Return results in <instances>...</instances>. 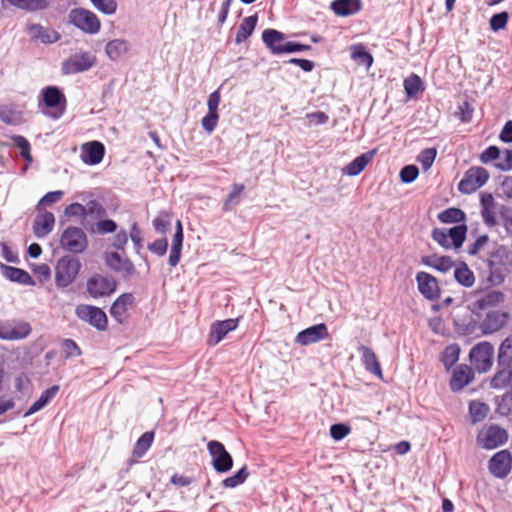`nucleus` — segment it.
I'll return each instance as SVG.
<instances>
[{"instance_id": "nucleus-11", "label": "nucleus", "mask_w": 512, "mask_h": 512, "mask_svg": "<svg viewBox=\"0 0 512 512\" xmlns=\"http://www.w3.org/2000/svg\"><path fill=\"white\" fill-rule=\"evenodd\" d=\"M490 473L496 478H505L512 469V454L508 450L495 453L488 463Z\"/></svg>"}, {"instance_id": "nucleus-12", "label": "nucleus", "mask_w": 512, "mask_h": 512, "mask_svg": "<svg viewBox=\"0 0 512 512\" xmlns=\"http://www.w3.org/2000/svg\"><path fill=\"white\" fill-rule=\"evenodd\" d=\"M238 323V318H229L212 323L207 338V344L209 346H216L229 332L234 331L238 327Z\"/></svg>"}, {"instance_id": "nucleus-25", "label": "nucleus", "mask_w": 512, "mask_h": 512, "mask_svg": "<svg viewBox=\"0 0 512 512\" xmlns=\"http://www.w3.org/2000/svg\"><path fill=\"white\" fill-rule=\"evenodd\" d=\"M183 244V228L180 220H176V230L171 242V250L168 262L170 266L175 267L181 257V249Z\"/></svg>"}, {"instance_id": "nucleus-13", "label": "nucleus", "mask_w": 512, "mask_h": 512, "mask_svg": "<svg viewBox=\"0 0 512 512\" xmlns=\"http://www.w3.org/2000/svg\"><path fill=\"white\" fill-rule=\"evenodd\" d=\"M135 298L132 293H123L113 302L110 307L112 318L120 324L126 323L129 318V311L133 308Z\"/></svg>"}, {"instance_id": "nucleus-36", "label": "nucleus", "mask_w": 512, "mask_h": 512, "mask_svg": "<svg viewBox=\"0 0 512 512\" xmlns=\"http://www.w3.org/2000/svg\"><path fill=\"white\" fill-rule=\"evenodd\" d=\"M44 104L49 108H55L60 104L66 103V98L60 89L56 86H48L42 89Z\"/></svg>"}, {"instance_id": "nucleus-47", "label": "nucleus", "mask_w": 512, "mask_h": 512, "mask_svg": "<svg viewBox=\"0 0 512 512\" xmlns=\"http://www.w3.org/2000/svg\"><path fill=\"white\" fill-rule=\"evenodd\" d=\"M64 196V192L61 190L51 191L46 193L37 203L36 210L37 212L45 211L44 208L46 206H51L62 199Z\"/></svg>"}, {"instance_id": "nucleus-61", "label": "nucleus", "mask_w": 512, "mask_h": 512, "mask_svg": "<svg viewBox=\"0 0 512 512\" xmlns=\"http://www.w3.org/2000/svg\"><path fill=\"white\" fill-rule=\"evenodd\" d=\"M349 433H350V427L345 424H342V423L333 424L330 427V435L336 441L342 440Z\"/></svg>"}, {"instance_id": "nucleus-57", "label": "nucleus", "mask_w": 512, "mask_h": 512, "mask_svg": "<svg viewBox=\"0 0 512 512\" xmlns=\"http://www.w3.org/2000/svg\"><path fill=\"white\" fill-rule=\"evenodd\" d=\"M495 167L500 171L512 170V150L505 149L500 155L499 161L495 163Z\"/></svg>"}, {"instance_id": "nucleus-31", "label": "nucleus", "mask_w": 512, "mask_h": 512, "mask_svg": "<svg viewBox=\"0 0 512 512\" xmlns=\"http://www.w3.org/2000/svg\"><path fill=\"white\" fill-rule=\"evenodd\" d=\"M1 269L3 270L5 278L12 282L22 285H34V281L30 274L23 269L7 265H1Z\"/></svg>"}, {"instance_id": "nucleus-49", "label": "nucleus", "mask_w": 512, "mask_h": 512, "mask_svg": "<svg viewBox=\"0 0 512 512\" xmlns=\"http://www.w3.org/2000/svg\"><path fill=\"white\" fill-rule=\"evenodd\" d=\"M436 155L437 150L435 148H427L420 152V154L417 157V160L424 170H428L433 165Z\"/></svg>"}, {"instance_id": "nucleus-30", "label": "nucleus", "mask_w": 512, "mask_h": 512, "mask_svg": "<svg viewBox=\"0 0 512 512\" xmlns=\"http://www.w3.org/2000/svg\"><path fill=\"white\" fill-rule=\"evenodd\" d=\"M153 440V431H147L143 433L134 445V448L132 450V458L129 460V462L132 464L137 462L140 458H142L151 447Z\"/></svg>"}, {"instance_id": "nucleus-64", "label": "nucleus", "mask_w": 512, "mask_h": 512, "mask_svg": "<svg viewBox=\"0 0 512 512\" xmlns=\"http://www.w3.org/2000/svg\"><path fill=\"white\" fill-rule=\"evenodd\" d=\"M500 216L506 232L512 236V208L503 206L500 210Z\"/></svg>"}, {"instance_id": "nucleus-27", "label": "nucleus", "mask_w": 512, "mask_h": 512, "mask_svg": "<svg viewBox=\"0 0 512 512\" xmlns=\"http://www.w3.org/2000/svg\"><path fill=\"white\" fill-rule=\"evenodd\" d=\"M481 215L487 226L493 227L496 225L495 201L491 194H483L481 196Z\"/></svg>"}, {"instance_id": "nucleus-28", "label": "nucleus", "mask_w": 512, "mask_h": 512, "mask_svg": "<svg viewBox=\"0 0 512 512\" xmlns=\"http://www.w3.org/2000/svg\"><path fill=\"white\" fill-rule=\"evenodd\" d=\"M359 351L361 352L362 363L365 369L379 378H382L381 366L373 350L367 346L361 345Z\"/></svg>"}, {"instance_id": "nucleus-55", "label": "nucleus", "mask_w": 512, "mask_h": 512, "mask_svg": "<svg viewBox=\"0 0 512 512\" xmlns=\"http://www.w3.org/2000/svg\"><path fill=\"white\" fill-rule=\"evenodd\" d=\"M501 151L497 146H489L479 156L481 163L488 164L500 158Z\"/></svg>"}, {"instance_id": "nucleus-32", "label": "nucleus", "mask_w": 512, "mask_h": 512, "mask_svg": "<svg viewBox=\"0 0 512 512\" xmlns=\"http://www.w3.org/2000/svg\"><path fill=\"white\" fill-rule=\"evenodd\" d=\"M130 49V43L124 39H113L105 46V53L111 61L119 60Z\"/></svg>"}, {"instance_id": "nucleus-33", "label": "nucleus", "mask_w": 512, "mask_h": 512, "mask_svg": "<svg viewBox=\"0 0 512 512\" xmlns=\"http://www.w3.org/2000/svg\"><path fill=\"white\" fill-rule=\"evenodd\" d=\"M490 386L497 390L509 389L512 394V368L504 367L499 369L492 377Z\"/></svg>"}, {"instance_id": "nucleus-38", "label": "nucleus", "mask_w": 512, "mask_h": 512, "mask_svg": "<svg viewBox=\"0 0 512 512\" xmlns=\"http://www.w3.org/2000/svg\"><path fill=\"white\" fill-rule=\"evenodd\" d=\"M403 86L407 97L410 99H416L425 89L422 79L416 74H411L404 79Z\"/></svg>"}, {"instance_id": "nucleus-50", "label": "nucleus", "mask_w": 512, "mask_h": 512, "mask_svg": "<svg viewBox=\"0 0 512 512\" xmlns=\"http://www.w3.org/2000/svg\"><path fill=\"white\" fill-rule=\"evenodd\" d=\"M93 216L94 218L101 219L106 216V210L103 205L97 200H90L85 205V216Z\"/></svg>"}, {"instance_id": "nucleus-4", "label": "nucleus", "mask_w": 512, "mask_h": 512, "mask_svg": "<svg viewBox=\"0 0 512 512\" xmlns=\"http://www.w3.org/2000/svg\"><path fill=\"white\" fill-rule=\"evenodd\" d=\"M61 247L71 253H83L88 247V238L80 227L69 226L61 234Z\"/></svg>"}, {"instance_id": "nucleus-5", "label": "nucleus", "mask_w": 512, "mask_h": 512, "mask_svg": "<svg viewBox=\"0 0 512 512\" xmlns=\"http://www.w3.org/2000/svg\"><path fill=\"white\" fill-rule=\"evenodd\" d=\"M494 347L490 342L483 341L475 345L470 353L469 358L472 367L480 372H487L493 364Z\"/></svg>"}, {"instance_id": "nucleus-45", "label": "nucleus", "mask_w": 512, "mask_h": 512, "mask_svg": "<svg viewBox=\"0 0 512 512\" xmlns=\"http://www.w3.org/2000/svg\"><path fill=\"white\" fill-rule=\"evenodd\" d=\"M249 476V472L246 466H243L234 475L227 477L222 481V485L225 488H235L243 484Z\"/></svg>"}, {"instance_id": "nucleus-37", "label": "nucleus", "mask_w": 512, "mask_h": 512, "mask_svg": "<svg viewBox=\"0 0 512 512\" xmlns=\"http://www.w3.org/2000/svg\"><path fill=\"white\" fill-rule=\"evenodd\" d=\"M10 5L27 11L35 12L45 10L50 5V0H6Z\"/></svg>"}, {"instance_id": "nucleus-6", "label": "nucleus", "mask_w": 512, "mask_h": 512, "mask_svg": "<svg viewBox=\"0 0 512 512\" xmlns=\"http://www.w3.org/2000/svg\"><path fill=\"white\" fill-rule=\"evenodd\" d=\"M488 171L480 166L469 168L458 184V190L463 194H471L484 186L489 180Z\"/></svg>"}, {"instance_id": "nucleus-14", "label": "nucleus", "mask_w": 512, "mask_h": 512, "mask_svg": "<svg viewBox=\"0 0 512 512\" xmlns=\"http://www.w3.org/2000/svg\"><path fill=\"white\" fill-rule=\"evenodd\" d=\"M106 264L115 272L121 274L125 279H130L136 274L133 263L126 257H122L118 252L106 253Z\"/></svg>"}, {"instance_id": "nucleus-44", "label": "nucleus", "mask_w": 512, "mask_h": 512, "mask_svg": "<svg viewBox=\"0 0 512 512\" xmlns=\"http://www.w3.org/2000/svg\"><path fill=\"white\" fill-rule=\"evenodd\" d=\"M459 354H460V348L457 344H452V345L447 346L444 349V351L442 353V357H441V361H442L443 365L447 369H450L458 361Z\"/></svg>"}, {"instance_id": "nucleus-58", "label": "nucleus", "mask_w": 512, "mask_h": 512, "mask_svg": "<svg viewBox=\"0 0 512 512\" xmlns=\"http://www.w3.org/2000/svg\"><path fill=\"white\" fill-rule=\"evenodd\" d=\"M432 238L443 248L448 249L451 248V242L449 240V236L446 229L443 228H435L432 231Z\"/></svg>"}, {"instance_id": "nucleus-54", "label": "nucleus", "mask_w": 512, "mask_h": 512, "mask_svg": "<svg viewBox=\"0 0 512 512\" xmlns=\"http://www.w3.org/2000/svg\"><path fill=\"white\" fill-rule=\"evenodd\" d=\"M419 175V169L415 165H406L400 171V179L403 183H412Z\"/></svg>"}, {"instance_id": "nucleus-24", "label": "nucleus", "mask_w": 512, "mask_h": 512, "mask_svg": "<svg viewBox=\"0 0 512 512\" xmlns=\"http://www.w3.org/2000/svg\"><path fill=\"white\" fill-rule=\"evenodd\" d=\"M504 301L503 293L499 291H488L485 294H481L473 302L474 310H486L498 306Z\"/></svg>"}, {"instance_id": "nucleus-3", "label": "nucleus", "mask_w": 512, "mask_h": 512, "mask_svg": "<svg viewBox=\"0 0 512 512\" xmlns=\"http://www.w3.org/2000/svg\"><path fill=\"white\" fill-rule=\"evenodd\" d=\"M96 56L89 51H79L61 64V72L64 75H72L90 70L96 65Z\"/></svg>"}, {"instance_id": "nucleus-22", "label": "nucleus", "mask_w": 512, "mask_h": 512, "mask_svg": "<svg viewBox=\"0 0 512 512\" xmlns=\"http://www.w3.org/2000/svg\"><path fill=\"white\" fill-rule=\"evenodd\" d=\"M262 41L272 54L285 53V35L275 29H265L262 32Z\"/></svg>"}, {"instance_id": "nucleus-8", "label": "nucleus", "mask_w": 512, "mask_h": 512, "mask_svg": "<svg viewBox=\"0 0 512 512\" xmlns=\"http://www.w3.org/2000/svg\"><path fill=\"white\" fill-rule=\"evenodd\" d=\"M207 449L212 457V466L216 472L226 473L231 470L233 458L221 442L211 440L207 444Z\"/></svg>"}, {"instance_id": "nucleus-18", "label": "nucleus", "mask_w": 512, "mask_h": 512, "mask_svg": "<svg viewBox=\"0 0 512 512\" xmlns=\"http://www.w3.org/2000/svg\"><path fill=\"white\" fill-rule=\"evenodd\" d=\"M26 31L31 39L38 40L43 44H53L61 39L59 32L38 23L28 24Z\"/></svg>"}, {"instance_id": "nucleus-56", "label": "nucleus", "mask_w": 512, "mask_h": 512, "mask_svg": "<svg viewBox=\"0 0 512 512\" xmlns=\"http://www.w3.org/2000/svg\"><path fill=\"white\" fill-rule=\"evenodd\" d=\"M63 353L66 358L77 357L81 355V349L72 339H65L62 343Z\"/></svg>"}, {"instance_id": "nucleus-15", "label": "nucleus", "mask_w": 512, "mask_h": 512, "mask_svg": "<svg viewBox=\"0 0 512 512\" xmlns=\"http://www.w3.org/2000/svg\"><path fill=\"white\" fill-rule=\"evenodd\" d=\"M328 337L329 332L326 324L320 323L300 331L295 338V342L299 345L307 346Z\"/></svg>"}, {"instance_id": "nucleus-9", "label": "nucleus", "mask_w": 512, "mask_h": 512, "mask_svg": "<svg viewBox=\"0 0 512 512\" xmlns=\"http://www.w3.org/2000/svg\"><path fill=\"white\" fill-rule=\"evenodd\" d=\"M28 322L19 320L0 321V339L5 341H17L27 338L31 333Z\"/></svg>"}, {"instance_id": "nucleus-7", "label": "nucleus", "mask_w": 512, "mask_h": 512, "mask_svg": "<svg viewBox=\"0 0 512 512\" xmlns=\"http://www.w3.org/2000/svg\"><path fill=\"white\" fill-rule=\"evenodd\" d=\"M76 316L93 326L98 331H105L108 327V319L106 313L99 307L80 304L75 309Z\"/></svg>"}, {"instance_id": "nucleus-63", "label": "nucleus", "mask_w": 512, "mask_h": 512, "mask_svg": "<svg viewBox=\"0 0 512 512\" xmlns=\"http://www.w3.org/2000/svg\"><path fill=\"white\" fill-rule=\"evenodd\" d=\"M64 213L68 217H80L85 218V206L80 203H72L68 205Z\"/></svg>"}, {"instance_id": "nucleus-16", "label": "nucleus", "mask_w": 512, "mask_h": 512, "mask_svg": "<svg viewBox=\"0 0 512 512\" xmlns=\"http://www.w3.org/2000/svg\"><path fill=\"white\" fill-rule=\"evenodd\" d=\"M419 292L428 300H437L440 296V288L434 276L426 272H418L416 275Z\"/></svg>"}, {"instance_id": "nucleus-60", "label": "nucleus", "mask_w": 512, "mask_h": 512, "mask_svg": "<svg viewBox=\"0 0 512 512\" xmlns=\"http://www.w3.org/2000/svg\"><path fill=\"white\" fill-rule=\"evenodd\" d=\"M508 21V14L506 12H501L494 14L490 18V27L493 31H499L504 29Z\"/></svg>"}, {"instance_id": "nucleus-20", "label": "nucleus", "mask_w": 512, "mask_h": 512, "mask_svg": "<svg viewBox=\"0 0 512 512\" xmlns=\"http://www.w3.org/2000/svg\"><path fill=\"white\" fill-rule=\"evenodd\" d=\"M105 147L99 141H91L82 145L81 160L88 165L99 164L104 157Z\"/></svg>"}, {"instance_id": "nucleus-39", "label": "nucleus", "mask_w": 512, "mask_h": 512, "mask_svg": "<svg viewBox=\"0 0 512 512\" xmlns=\"http://www.w3.org/2000/svg\"><path fill=\"white\" fill-rule=\"evenodd\" d=\"M351 58L359 65L370 68L373 64L372 55L366 50L363 44H355L350 47Z\"/></svg>"}, {"instance_id": "nucleus-26", "label": "nucleus", "mask_w": 512, "mask_h": 512, "mask_svg": "<svg viewBox=\"0 0 512 512\" xmlns=\"http://www.w3.org/2000/svg\"><path fill=\"white\" fill-rule=\"evenodd\" d=\"M374 153V151H370L357 156L353 161L342 168V173L348 176L360 174L372 161Z\"/></svg>"}, {"instance_id": "nucleus-41", "label": "nucleus", "mask_w": 512, "mask_h": 512, "mask_svg": "<svg viewBox=\"0 0 512 512\" xmlns=\"http://www.w3.org/2000/svg\"><path fill=\"white\" fill-rule=\"evenodd\" d=\"M498 365L504 367H510L512 362V335L504 339L499 347Z\"/></svg>"}, {"instance_id": "nucleus-62", "label": "nucleus", "mask_w": 512, "mask_h": 512, "mask_svg": "<svg viewBox=\"0 0 512 512\" xmlns=\"http://www.w3.org/2000/svg\"><path fill=\"white\" fill-rule=\"evenodd\" d=\"M453 267V261L449 256L433 257V268L447 272Z\"/></svg>"}, {"instance_id": "nucleus-17", "label": "nucleus", "mask_w": 512, "mask_h": 512, "mask_svg": "<svg viewBox=\"0 0 512 512\" xmlns=\"http://www.w3.org/2000/svg\"><path fill=\"white\" fill-rule=\"evenodd\" d=\"M87 291L94 298L110 295L115 291V282L107 277L96 275L87 281Z\"/></svg>"}, {"instance_id": "nucleus-51", "label": "nucleus", "mask_w": 512, "mask_h": 512, "mask_svg": "<svg viewBox=\"0 0 512 512\" xmlns=\"http://www.w3.org/2000/svg\"><path fill=\"white\" fill-rule=\"evenodd\" d=\"M487 265L489 267V277L488 280L492 285H499L504 281V273L501 267L495 266V263L492 259L487 260Z\"/></svg>"}, {"instance_id": "nucleus-35", "label": "nucleus", "mask_w": 512, "mask_h": 512, "mask_svg": "<svg viewBox=\"0 0 512 512\" xmlns=\"http://www.w3.org/2000/svg\"><path fill=\"white\" fill-rule=\"evenodd\" d=\"M258 21V17L256 14L245 17L241 24L238 27L236 37H235V43L241 44L242 42L246 41L253 33L256 24Z\"/></svg>"}, {"instance_id": "nucleus-52", "label": "nucleus", "mask_w": 512, "mask_h": 512, "mask_svg": "<svg viewBox=\"0 0 512 512\" xmlns=\"http://www.w3.org/2000/svg\"><path fill=\"white\" fill-rule=\"evenodd\" d=\"M93 6L106 15H112L117 10V2L115 0H90Z\"/></svg>"}, {"instance_id": "nucleus-48", "label": "nucleus", "mask_w": 512, "mask_h": 512, "mask_svg": "<svg viewBox=\"0 0 512 512\" xmlns=\"http://www.w3.org/2000/svg\"><path fill=\"white\" fill-rule=\"evenodd\" d=\"M243 184H234L232 191L228 194L223 203V210L230 211L235 205L239 203L240 195L244 190Z\"/></svg>"}, {"instance_id": "nucleus-1", "label": "nucleus", "mask_w": 512, "mask_h": 512, "mask_svg": "<svg viewBox=\"0 0 512 512\" xmlns=\"http://www.w3.org/2000/svg\"><path fill=\"white\" fill-rule=\"evenodd\" d=\"M82 264L78 257L65 255L55 265V285L59 289L70 286L77 278Z\"/></svg>"}, {"instance_id": "nucleus-46", "label": "nucleus", "mask_w": 512, "mask_h": 512, "mask_svg": "<svg viewBox=\"0 0 512 512\" xmlns=\"http://www.w3.org/2000/svg\"><path fill=\"white\" fill-rule=\"evenodd\" d=\"M469 412L474 423L482 421L489 412V406L479 401H472L469 404Z\"/></svg>"}, {"instance_id": "nucleus-2", "label": "nucleus", "mask_w": 512, "mask_h": 512, "mask_svg": "<svg viewBox=\"0 0 512 512\" xmlns=\"http://www.w3.org/2000/svg\"><path fill=\"white\" fill-rule=\"evenodd\" d=\"M68 22L88 35H95L101 29L97 15L84 8H74L68 14Z\"/></svg>"}, {"instance_id": "nucleus-43", "label": "nucleus", "mask_w": 512, "mask_h": 512, "mask_svg": "<svg viewBox=\"0 0 512 512\" xmlns=\"http://www.w3.org/2000/svg\"><path fill=\"white\" fill-rule=\"evenodd\" d=\"M442 223H460L465 221V213L459 208H448L438 215Z\"/></svg>"}, {"instance_id": "nucleus-23", "label": "nucleus", "mask_w": 512, "mask_h": 512, "mask_svg": "<svg viewBox=\"0 0 512 512\" xmlns=\"http://www.w3.org/2000/svg\"><path fill=\"white\" fill-rule=\"evenodd\" d=\"M473 371L467 365L458 366L454 372L450 381V388L454 392L462 390L467 386L473 379Z\"/></svg>"}, {"instance_id": "nucleus-40", "label": "nucleus", "mask_w": 512, "mask_h": 512, "mask_svg": "<svg viewBox=\"0 0 512 512\" xmlns=\"http://www.w3.org/2000/svg\"><path fill=\"white\" fill-rule=\"evenodd\" d=\"M455 280L464 287H471L475 282V276L466 263H461L454 270Z\"/></svg>"}, {"instance_id": "nucleus-42", "label": "nucleus", "mask_w": 512, "mask_h": 512, "mask_svg": "<svg viewBox=\"0 0 512 512\" xmlns=\"http://www.w3.org/2000/svg\"><path fill=\"white\" fill-rule=\"evenodd\" d=\"M467 226L465 224L454 226L447 230L452 247L458 249L466 238Z\"/></svg>"}, {"instance_id": "nucleus-59", "label": "nucleus", "mask_w": 512, "mask_h": 512, "mask_svg": "<svg viewBox=\"0 0 512 512\" xmlns=\"http://www.w3.org/2000/svg\"><path fill=\"white\" fill-rule=\"evenodd\" d=\"M219 120L218 112H208L206 116L202 118L201 124L205 131L211 133L215 130Z\"/></svg>"}, {"instance_id": "nucleus-53", "label": "nucleus", "mask_w": 512, "mask_h": 512, "mask_svg": "<svg viewBox=\"0 0 512 512\" xmlns=\"http://www.w3.org/2000/svg\"><path fill=\"white\" fill-rule=\"evenodd\" d=\"M13 141H14L15 145L20 149L21 156L25 160L31 162L32 161V157L30 154L31 147H30V143L28 142V140L23 136L17 135V136L13 137Z\"/></svg>"}, {"instance_id": "nucleus-19", "label": "nucleus", "mask_w": 512, "mask_h": 512, "mask_svg": "<svg viewBox=\"0 0 512 512\" xmlns=\"http://www.w3.org/2000/svg\"><path fill=\"white\" fill-rule=\"evenodd\" d=\"M507 312L491 310L482 321L480 328L483 334H491L499 331L508 321Z\"/></svg>"}, {"instance_id": "nucleus-29", "label": "nucleus", "mask_w": 512, "mask_h": 512, "mask_svg": "<svg viewBox=\"0 0 512 512\" xmlns=\"http://www.w3.org/2000/svg\"><path fill=\"white\" fill-rule=\"evenodd\" d=\"M60 386L53 385L46 390H44L40 397L29 407V409L24 413V417H28L41 409H43L46 405H48L53 398L59 392Z\"/></svg>"}, {"instance_id": "nucleus-34", "label": "nucleus", "mask_w": 512, "mask_h": 512, "mask_svg": "<svg viewBox=\"0 0 512 512\" xmlns=\"http://www.w3.org/2000/svg\"><path fill=\"white\" fill-rule=\"evenodd\" d=\"M331 9L336 15L349 16L357 13L361 9L360 0H334L331 3Z\"/></svg>"}, {"instance_id": "nucleus-10", "label": "nucleus", "mask_w": 512, "mask_h": 512, "mask_svg": "<svg viewBox=\"0 0 512 512\" xmlns=\"http://www.w3.org/2000/svg\"><path fill=\"white\" fill-rule=\"evenodd\" d=\"M508 440L507 431L498 426L491 425L478 435V441L485 449H494L505 444Z\"/></svg>"}, {"instance_id": "nucleus-21", "label": "nucleus", "mask_w": 512, "mask_h": 512, "mask_svg": "<svg viewBox=\"0 0 512 512\" xmlns=\"http://www.w3.org/2000/svg\"><path fill=\"white\" fill-rule=\"evenodd\" d=\"M55 226V216L49 211H40L33 222V233L36 238L46 237Z\"/></svg>"}]
</instances>
